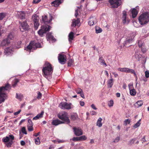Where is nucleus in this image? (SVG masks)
Wrapping results in <instances>:
<instances>
[{
  "instance_id": "39",
  "label": "nucleus",
  "mask_w": 149,
  "mask_h": 149,
  "mask_svg": "<svg viewBox=\"0 0 149 149\" xmlns=\"http://www.w3.org/2000/svg\"><path fill=\"white\" fill-rule=\"evenodd\" d=\"M88 24L90 26L93 25V19L92 17L90 18Z\"/></svg>"
},
{
  "instance_id": "50",
  "label": "nucleus",
  "mask_w": 149,
  "mask_h": 149,
  "mask_svg": "<svg viewBox=\"0 0 149 149\" xmlns=\"http://www.w3.org/2000/svg\"><path fill=\"white\" fill-rule=\"evenodd\" d=\"M22 97L23 95H18V94L17 93L16 96V98L19 100H21L22 98Z\"/></svg>"
},
{
  "instance_id": "11",
  "label": "nucleus",
  "mask_w": 149,
  "mask_h": 149,
  "mask_svg": "<svg viewBox=\"0 0 149 149\" xmlns=\"http://www.w3.org/2000/svg\"><path fill=\"white\" fill-rule=\"evenodd\" d=\"M32 19L34 23V26L35 28L37 29L39 25L38 23L39 17L36 15H34L32 16Z\"/></svg>"
},
{
  "instance_id": "12",
  "label": "nucleus",
  "mask_w": 149,
  "mask_h": 149,
  "mask_svg": "<svg viewBox=\"0 0 149 149\" xmlns=\"http://www.w3.org/2000/svg\"><path fill=\"white\" fill-rule=\"evenodd\" d=\"M66 57L65 55L59 54L58 57L59 62L61 64H64L66 61Z\"/></svg>"
},
{
  "instance_id": "8",
  "label": "nucleus",
  "mask_w": 149,
  "mask_h": 149,
  "mask_svg": "<svg viewBox=\"0 0 149 149\" xmlns=\"http://www.w3.org/2000/svg\"><path fill=\"white\" fill-rule=\"evenodd\" d=\"M111 7L117 8L121 4V0H109Z\"/></svg>"
},
{
  "instance_id": "24",
  "label": "nucleus",
  "mask_w": 149,
  "mask_h": 149,
  "mask_svg": "<svg viewBox=\"0 0 149 149\" xmlns=\"http://www.w3.org/2000/svg\"><path fill=\"white\" fill-rule=\"evenodd\" d=\"M74 38V33L73 32H71L68 35V40L70 43L72 42V40H73Z\"/></svg>"
},
{
  "instance_id": "36",
  "label": "nucleus",
  "mask_w": 149,
  "mask_h": 149,
  "mask_svg": "<svg viewBox=\"0 0 149 149\" xmlns=\"http://www.w3.org/2000/svg\"><path fill=\"white\" fill-rule=\"evenodd\" d=\"M141 120V119L139 120L138 121L135 125H133V127L134 128H136L140 126V125H141V123H140Z\"/></svg>"
},
{
  "instance_id": "56",
  "label": "nucleus",
  "mask_w": 149,
  "mask_h": 149,
  "mask_svg": "<svg viewBox=\"0 0 149 149\" xmlns=\"http://www.w3.org/2000/svg\"><path fill=\"white\" fill-rule=\"evenodd\" d=\"M41 96H42L41 93L40 92H39L38 94V96L37 97V98L38 99H40L41 97Z\"/></svg>"
},
{
  "instance_id": "27",
  "label": "nucleus",
  "mask_w": 149,
  "mask_h": 149,
  "mask_svg": "<svg viewBox=\"0 0 149 149\" xmlns=\"http://www.w3.org/2000/svg\"><path fill=\"white\" fill-rule=\"evenodd\" d=\"M143 101H138L136 102L134 104L136 108H138L141 106L143 104Z\"/></svg>"
},
{
  "instance_id": "14",
  "label": "nucleus",
  "mask_w": 149,
  "mask_h": 149,
  "mask_svg": "<svg viewBox=\"0 0 149 149\" xmlns=\"http://www.w3.org/2000/svg\"><path fill=\"white\" fill-rule=\"evenodd\" d=\"M74 133L77 136H79L83 134V132L81 129L79 128L74 127L73 128Z\"/></svg>"
},
{
  "instance_id": "25",
  "label": "nucleus",
  "mask_w": 149,
  "mask_h": 149,
  "mask_svg": "<svg viewBox=\"0 0 149 149\" xmlns=\"http://www.w3.org/2000/svg\"><path fill=\"white\" fill-rule=\"evenodd\" d=\"M138 10L135 8L133 9L132 11V17L134 18L136 17L138 14Z\"/></svg>"
},
{
  "instance_id": "5",
  "label": "nucleus",
  "mask_w": 149,
  "mask_h": 149,
  "mask_svg": "<svg viewBox=\"0 0 149 149\" xmlns=\"http://www.w3.org/2000/svg\"><path fill=\"white\" fill-rule=\"evenodd\" d=\"M58 116L59 119L63 120L65 123L67 124H69L70 123V120L66 113L65 112L60 113L58 114Z\"/></svg>"
},
{
  "instance_id": "30",
  "label": "nucleus",
  "mask_w": 149,
  "mask_h": 149,
  "mask_svg": "<svg viewBox=\"0 0 149 149\" xmlns=\"http://www.w3.org/2000/svg\"><path fill=\"white\" fill-rule=\"evenodd\" d=\"M113 79L111 78L107 81L108 86L110 88H111L113 84Z\"/></svg>"
},
{
  "instance_id": "19",
  "label": "nucleus",
  "mask_w": 149,
  "mask_h": 149,
  "mask_svg": "<svg viewBox=\"0 0 149 149\" xmlns=\"http://www.w3.org/2000/svg\"><path fill=\"white\" fill-rule=\"evenodd\" d=\"M17 15L18 17L21 19H23L25 18V14L23 11L18 12Z\"/></svg>"
},
{
  "instance_id": "10",
  "label": "nucleus",
  "mask_w": 149,
  "mask_h": 149,
  "mask_svg": "<svg viewBox=\"0 0 149 149\" xmlns=\"http://www.w3.org/2000/svg\"><path fill=\"white\" fill-rule=\"evenodd\" d=\"M42 18L41 22L45 24L50 23L52 21L53 18L52 16L50 14L49 15V19L47 17L46 15L42 16Z\"/></svg>"
},
{
  "instance_id": "7",
  "label": "nucleus",
  "mask_w": 149,
  "mask_h": 149,
  "mask_svg": "<svg viewBox=\"0 0 149 149\" xmlns=\"http://www.w3.org/2000/svg\"><path fill=\"white\" fill-rule=\"evenodd\" d=\"M117 70L118 71L122 72L130 73L133 74L134 75H136L135 72L134 70L130 69L128 68H119L117 69Z\"/></svg>"
},
{
  "instance_id": "32",
  "label": "nucleus",
  "mask_w": 149,
  "mask_h": 149,
  "mask_svg": "<svg viewBox=\"0 0 149 149\" xmlns=\"http://www.w3.org/2000/svg\"><path fill=\"white\" fill-rule=\"evenodd\" d=\"M14 37V35L13 33H10L8 35L7 39L9 40H13V39Z\"/></svg>"
},
{
  "instance_id": "31",
  "label": "nucleus",
  "mask_w": 149,
  "mask_h": 149,
  "mask_svg": "<svg viewBox=\"0 0 149 149\" xmlns=\"http://www.w3.org/2000/svg\"><path fill=\"white\" fill-rule=\"evenodd\" d=\"M12 51L11 48L7 47L5 49V53L7 55H9L12 52Z\"/></svg>"
},
{
  "instance_id": "34",
  "label": "nucleus",
  "mask_w": 149,
  "mask_h": 149,
  "mask_svg": "<svg viewBox=\"0 0 149 149\" xmlns=\"http://www.w3.org/2000/svg\"><path fill=\"white\" fill-rule=\"evenodd\" d=\"M95 32L98 33L102 32V30L101 28L98 26H96L95 28Z\"/></svg>"
},
{
  "instance_id": "28",
  "label": "nucleus",
  "mask_w": 149,
  "mask_h": 149,
  "mask_svg": "<svg viewBox=\"0 0 149 149\" xmlns=\"http://www.w3.org/2000/svg\"><path fill=\"white\" fill-rule=\"evenodd\" d=\"M47 37L48 39L49 40H52L54 41H55L56 40V39L52 35V33H47Z\"/></svg>"
},
{
  "instance_id": "1",
  "label": "nucleus",
  "mask_w": 149,
  "mask_h": 149,
  "mask_svg": "<svg viewBox=\"0 0 149 149\" xmlns=\"http://www.w3.org/2000/svg\"><path fill=\"white\" fill-rule=\"evenodd\" d=\"M53 71V69L51 64L47 62H46L42 69L43 76L46 77V76L50 74Z\"/></svg>"
},
{
  "instance_id": "59",
  "label": "nucleus",
  "mask_w": 149,
  "mask_h": 149,
  "mask_svg": "<svg viewBox=\"0 0 149 149\" xmlns=\"http://www.w3.org/2000/svg\"><path fill=\"white\" fill-rule=\"evenodd\" d=\"M21 111V110L20 109L18 111L15 112L14 114V115H18L19 113H20Z\"/></svg>"
},
{
  "instance_id": "37",
  "label": "nucleus",
  "mask_w": 149,
  "mask_h": 149,
  "mask_svg": "<svg viewBox=\"0 0 149 149\" xmlns=\"http://www.w3.org/2000/svg\"><path fill=\"white\" fill-rule=\"evenodd\" d=\"M73 60L72 59H70L68 62V66H71L73 64Z\"/></svg>"
},
{
  "instance_id": "18",
  "label": "nucleus",
  "mask_w": 149,
  "mask_h": 149,
  "mask_svg": "<svg viewBox=\"0 0 149 149\" xmlns=\"http://www.w3.org/2000/svg\"><path fill=\"white\" fill-rule=\"evenodd\" d=\"M64 123V122L60 121L58 119H56L53 120L52 122V124L53 125L57 126L59 124Z\"/></svg>"
},
{
  "instance_id": "46",
  "label": "nucleus",
  "mask_w": 149,
  "mask_h": 149,
  "mask_svg": "<svg viewBox=\"0 0 149 149\" xmlns=\"http://www.w3.org/2000/svg\"><path fill=\"white\" fill-rule=\"evenodd\" d=\"M22 132L25 134H27V133L26 132V128L25 127H23L22 128V130H21Z\"/></svg>"
},
{
  "instance_id": "51",
  "label": "nucleus",
  "mask_w": 149,
  "mask_h": 149,
  "mask_svg": "<svg viewBox=\"0 0 149 149\" xmlns=\"http://www.w3.org/2000/svg\"><path fill=\"white\" fill-rule=\"evenodd\" d=\"M19 80L17 79H15L14 83L13 85V87H15L17 84V83L19 82Z\"/></svg>"
},
{
  "instance_id": "20",
  "label": "nucleus",
  "mask_w": 149,
  "mask_h": 149,
  "mask_svg": "<svg viewBox=\"0 0 149 149\" xmlns=\"http://www.w3.org/2000/svg\"><path fill=\"white\" fill-rule=\"evenodd\" d=\"M79 22L80 20L79 18H77L76 20L74 19L72 20L71 26L72 27H75L77 25Z\"/></svg>"
},
{
  "instance_id": "23",
  "label": "nucleus",
  "mask_w": 149,
  "mask_h": 149,
  "mask_svg": "<svg viewBox=\"0 0 149 149\" xmlns=\"http://www.w3.org/2000/svg\"><path fill=\"white\" fill-rule=\"evenodd\" d=\"M44 112L43 111H41L40 113L38 114L36 116L33 117V120H37L39 119L40 118H42L44 114Z\"/></svg>"
},
{
  "instance_id": "63",
  "label": "nucleus",
  "mask_w": 149,
  "mask_h": 149,
  "mask_svg": "<svg viewBox=\"0 0 149 149\" xmlns=\"http://www.w3.org/2000/svg\"><path fill=\"white\" fill-rule=\"evenodd\" d=\"M20 144L22 146H24L25 144V143L24 141H22L20 142Z\"/></svg>"
},
{
  "instance_id": "64",
  "label": "nucleus",
  "mask_w": 149,
  "mask_h": 149,
  "mask_svg": "<svg viewBox=\"0 0 149 149\" xmlns=\"http://www.w3.org/2000/svg\"><path fill=\"white\" fill-rule=\"evenodd\" d=\"M71 117L72 119L73 120H74L76 118V117L74 115H72Z\"/></svg>"
},
{
  "instance_id": "16",
  "label": "nucleus",
  "mask_w": 149,
  "mask_h": 149,
  "mask_svg": "<svg viewBox=\"0 0 149 149\" xmlns=\"http://www.w3.org/2000/svg\"><path fill=\"white\" fill-rule=\"evenodd\" d=\"M63 1V0H56L52 2L51 4L52 6L55 7L58 6Z\"/></svg>"
},
{
  "instance_id": "41",
  "label": "nucleus",
  "mask_w": 149,
  "mask_h": 149,
  "mask_svg": "<svg viewBox=\"0 0 149 149\" xmlns=\"http://www.w3.org/2000/svg\"><path fill=\"white\" fill-rule=\"evenodd\" d=\"M113 100H111L108 102V105L109 107H111L113 106Z\"/></svg>"
},
{
  "instance_id": "40",
  "label": "nucleus",
  "mask_w": 149,
  "mask_h": 149,
  "mask_svg": "<svg viewBox=\"0 0 149 149\" xmlns=\"http://www.w3.org/2000/svg\"><path fill=\"white\" fill-rule=\"evenodd\" d=\"M35 142L36 144L39 145L40 144V141L39 137L35 139Z\"/></svg>"
},
{
  "instance_id": "45",
  "label": "nucleus",
  "mask_w": 149,
  "mask_h": 149,
  "mask_svg": "<svg viewBox=\"0 0 149 149\" xmlns=\"http://www.w3.org/2000/svg\"><path fill=\"white\" fill-rule=\"evenodd\" d=\"M6 16V14L4 13H0V20H2Z\"/></svg>"
},
{
  "instance_id": "57",
  "label": "nucleus",
  "mask_w": 149,
  "mask_h": 149,
  "mask_svg": "<svg viewBox=\"0 0 149 149\" xmlns=\"http://www.w3.org/2000/svg\"><path fill=\"white\" fill-rule=\"evenodd\" d=\"M119 140H120L119 137H117L114 140L113 142H115V143L117 142H118Z\"/></svg>"
},
{
  "instance_id": "53",
  "label": "nucleus",
  "mask_w": 149,
  "mask_h": 149,
  "mask_svg": "<svg viewBox=\"0 0 149 149\" xmlns=\"http://www.w3.org/2000/svg\"><path fill=\"white\" fill-rule=\"evenodd\" d=\"M135 140V139H131L129 141V144L131 145L132 144H133L134 143Z\"/></svg>"
},
{
  "instance_id": "54",
  "label": "nucleus",
  "mask_w": 149,
  "mask_h": 149,
  "mask_svg": "<svg viewBox=\"0 0 149 149\" xmlns=\"http://www.w3.org/2000/svg\"><path fill=\"white\" fill-rule=\"evenodd\" d=\"M28 130L29 131L31 132L33 130V126H27Z\"/></svg>"
},
{
  "instance_id": "52",
  "label": "nucleus",
  "mask_w": 149,
  "mask_h": 149,
  "mask_svg": "<svg viewBox=\"0 0 149 149\" xmlns=\"http://www.w3.org/2000/svg\"><path fill=\"white\" fill-rule=\"evenodd\" d=\"M124 123L125 124V125H127L128 124H129L130 123V120L129 119H127L125 120L124 121Z\"/></svg>"
},
{
  "instance_id": "49",
  "label": "nucleus",
  "mask_w": 149,
  "mask_h": 149,
  "mask_svg": "<svg viewBox=\"0 0 149 149\" xmlns=\"http://www.w3.org/2000/svg\"><path fill=\"white\" fill-rule=\"evenodd\" d=\"M82 90L80 89V88H78L76 90V92L78 94H80L82 92Z\"/></svg>"
},
{
  "instance_id": "29",
  "label": "nucleus",
  "mask_w": 149,
  "mask_h": 149,
  "mask_svg": "<svg viewBox=\"0 0 149 149\" xmlns=\"http://www.w3.org/2000/svg\"><path fill=\"white\" fill-rule=\"evenodd\" d=\"M102 120V119L101 118H100L97 121L96 125L99 127L102 126V124L101 122Z\"/></svg>"
},
{
  "instance_id": "55",
  "label": "nucleus",
  "mask_w": 149,
  "mask_h": 149,
  "mask_svg": "<svg viewBox=\"0 0 149 149\" xmlns=\"http://www.w3.org/2000/svg\"><path fill=\"white\" fill-rule=\"evenodd\" d=\"M72 140L75 141H79V137H74L72 139Z\"/></svg>"
},
{
  "instance_id": "26",
  "label": "nucleus",
  "mask_w": 149,
  "mask_h": 149,
  "mask_svg": "<svg viewBox=\"0 0 149 149\" xmlns=\"http://www.w3.org/2000/svg\"><path fill=\"white\" fill-rule=\"evenodd\" d=\"M99 63L101 64V65H103L104 67H106L107 65L106 63H105L104 60H103V58L101 57H100L99 59Z\"/></svg>"
},
{
  "instance_id": "33",
  "label": "nucleus",
  "mask_w": 149,
  "mask_h": 149,
  "mask_svg": "<svg viewBox=\"0 0 149 149\" xmlns=\"http://www.w3.org/2000/svg\"><path fill=\"white\" fill-rule=\"evenodd\" d=\"M135 58L138 60H139L142 56L138 52H136L134 55Z\"/></svg>"
},
{
  "instance_id": "47",
  "label": "nucleus",
  "mask_w": 149,
  "mask_h": 149,
  "mask_svg": "<svg viewBox=\"0 0 149 149\" xmlns=\"http://www.w3.org/2000/svg\"><path fill=\"white\" fill-rule=\"evenodd\" d=\"M138 43V46L139 47H141L143 45V43L142 42L141 40H139Z\"/></svg>"
},
{
  "instance_id": "62",
  "label": "nucleus",
  "mask_w": 149,
  "mask_h": 149,
  "mask_svg": "<svg viewBox=\"0 0 149 149\" xmlns=\"http://www.w3.org/2000/svg\"><path fill=\"white\" fill-rule=\"evenodd\" d=\"M41 0H33V3H38Z\"/></svg>"
},
{
  "instance_id": "44",
  "label": "nucleus",
  "mask_w": 149,
  "mask_h": 149,
  "mask_svg": "<svg viewBox=\"0 0 149 149\" xmlns=\"http://www.w3.org/2000/svg\"><path fill=\"white\" fill-rule=\"evenodd\" d=\"M141 51L143 53H145L147 51L146 48L143 46V47H141Z\"/></svg>"
},
{
  "instance_id": "60",
  "label": "nucleus",
  "mask_w": 149,
  "mask_h": 149,
  "mask_svg": "<svg viewBox=\"0 0 149 149\" xmlns=\"http://www.w3.org/2000/svg\"><path fill=\"white\" fill-rule=\"evenodd\" d=\"M112 74L114 75L115 77H117L118 76V74L116 72H112Z\"/></svg>"
},
{
  "instance_id": "21",
  "label": "nucleus",
  "mask_w": 149,
  "mask_h": 149,
  "mask_svg": "<svg viewBox=\"0 0 149 149\" xmlns=\"http://www.w3.org/2000/svg\"><path fill=\"white\" fill-rule=\"evenodd\" d=\"M123 15L122 17V22L123 24H125L126 23L127 13L126 11H123Z\"/></svg>"
},
{
  "instance_id": "13",
  "label": "nucleus",
  "mask_w": 149,
  "mask_h": 149,
  "mask_svg": "<svg viewBox=\"0 0 149 149\" xmlns=\"http://www.w3.org/2000/svg\"><path fill=\"white\" fill-rule=\"evenodd\" d=\"M135 36V34L134 33H132L128 36L127 38V40L125 42L126 44L130 43L132 42Z\"/></svg>"
},
{
  "instance_id": "58",
  "label": "nucleus",
  "mask_w": 149,
  "mask_h": 149,
  "mask_svg": "<svg viewBox=\"0 0 149 149\" xmlns=\"http://www.w3.org/2000/svg\"><path fill=\"white\" fill-rule=\"evenodd\" d=\"M11 141V142H8L6 144V146L7 147H10L11 146V145H12V141Z\"/></svg>"
},
{
  "instance_id": "15",
  "label": "nucleus",
  "mask_w": 149,
  "mask_h": 149,
  "mask_svg": "<svg viewBox=\"0 0 149 149\" xmlns=\"http://www.w3.org/2000/svg\"><path fill=\"white\" fill-rule=\"evenodd\" d=\"M14 137L12 135H10L9 136H7L5 138L2 139L3 141L4 142H8L10 140L12 141L14 139Z\"/></svg>"
},
{
  "instance_id": "38",
  "label": "nucleus",
  "mask_w": 149,
  "mask_h": 149,
  "mask_svg": "<svg viewBox=\"0 0 149 149\" xmlns=\"http://www.w3.org/2000/svg\"><path fill=\"white\" fill-rule=\"evenodd\" d=\"M33 124L32 120L30 119H29L28 121L27 126H33Z\"/></svg>"
},
{
  "instance_id": "6",
  "label": "nucleus",
  "mask_w": 149,
  "mask_h": 149,
  "mask_svg": "<svg viewBox=\"0 0 149 149\" xmlns=\"http://www.w3.org/2000/svg\"><path fill=\"white\" fill-rule=\"evenodd\" d=\"M51 27L48 25H43L41 27V29L38 31V33L41 36H43L44 33H46L50 29Z\"/></svg>"
},
{
  "instance_id": "42",
  "label": "nucleus",
  "mask_w": 149,
  "mask_h": 149,
  "mask_svg": "<svg viewBox=\"0 0 149 149\" xmlns=\"http://www.w3.org/2000/svg\"><path fill=\"white\" fill-rule=\"evenodd\" d=\"M87 137L85 135H83L79 137V141H83L86 140Z\"/></svg>"
},
{
  "instance_id": "2",
  "label": "nucleus",
  "mask_w": 149,
  "mask_h": 149,
  "mask_svg": "<svg viewBox=\"0 0 149 149\" xmlns=\"http://www.w3.org/2000/svg\"><path fill=\"white\" fill-rule=\"evenodd\" d=\"M138 20L141 25L146 24L149 22V12H146L142 13L139 17Z\"/></svg>"
},
{
  "instance_id": "22",
  "label": "nucleus",
  "mask_w": 149,
  "mask_h": 149,
  "mask_svg": "<svg viewBox=\"0 0 149 149\" xmlns=\"http://www.w3.org/2000/svg\"><path fill=\"white\" fill-rule=\"evenodd\" d=\"M10 43V42L8 39H5L2 41L1 45L2 46H6L8 45Z\"/></svg>"
},
{
  "instance_id": "43",
  "label": "nucleus",
  "mask_w": 149,
  "mask_h": 149,
  "mask_svg": "<svg viewBox=\"0 0 149 149\" xmlns=\"http://www.w3.org/2000/svg\"><path fill=\"white\" fill-rule=\"evenodd\" d=\"M129 90L134 89L133 87V84L132 83H130L128 85Z\"/></svg>"
},
{
  "instance_id": "17",
  "label": "nucleus",
  "mask_w": 149,
  "mask_h": 149,
  "mask_svg": "<svg viewBox=\"0 0 149 149\" xmlns=\"http://www.w3.org/2000/svg\"><path fill=\"white\" fill-rule=\"evenodd\" d=\"M20 25L22 28L24 30H26L28 29L29 26L26 20L21 23Z\"/></svg>"
},
{
  "instance_id": "61",
  "label": "nucleus",
  "mask_w": 149,
  "mask_h": 149,
  "mask_svg": "<svg viewBox=\"0 0 149 149\" xmlns=\"http://www.w3.org/2000/svg\"><path fill=\"white\" fill-rule=\"evenodd\" d=\"M80 104L81 106H84V105L85 103L83 101H80Z\"/></svg>"
},
{
  "instance_id": "3",
  "label": "nucleus",
  "mask_w": 149,
  "mask_h": 149,
  "mask_svg": "<svg viewBox=\"0 0 149 149\" xmlns=\"http://www.w3.org/2000/svg\"><path fill=\"white\" fill-rule=\"evenodd\" d=\"M9 87V85L7 84L4 87H2L0 88V103L3 102L5 99L6 94L4 93L5 90H7Z\"/></svg>"
},
{
  "instance_id": "4",
  "label": "nucleus",
  "mask_w": 149,
  "mask_h": 149,
  "mask_svg": "<svg viewBox=\"0 0 149 149\" xmlns=\"http://www.w3.org/2000/svg\"><path fill=\"white\" fill-rule=\"evenodd\" d=\"M41 45L39 43H36L35 41L31 42L25 48V49L30 52L33 49H34L37 47H40Z\"/></svg>"
},
{
  "instance_id": "9",
  "label": "nucleus",
  "mask_w": 149,
  "mask_h": 149,
  "mask_svg": "<svg viewBox=\"0 0 149 149\" xmlns=\"http://www.w3.org/2000/svg\"><path fill=\"white\" fill-rule=\"evenodd\" d=\"M71 104L67 102H61L59 105V107L63 109H71Z\"/></svg>"
},
{
  "instance_id": "35",
  "label": "nucleus",
  "mask_w": 149,
  "mask_h": 149,
  "mask_svg": "<svg viewBox=\"0 0 149 149\" xmlns=\"http://www.w3.org/2000/svg\"><path fill=\"white\" fill-rule=\"evenodd\" d=\"M130 93L131 95L134 96L136 95V91L134 89H133L130 90Z\"/></svg>"
},
{
  "instance_id": "48",
  "label": "nucleus",
  "mask_w": 149,
  "mask_h": 149,
  "mask_svg": "<svg viewBox=\"0 0 149 149\" xmlns=\"http://www.w3.org/2000/svg\"><path fill=\"white\" fill-rule=\"evenodd\" d=\"M145 76L146 78H148L149 77V71L146 70L145 72Z\"/></svg>"
}]
</instances>
